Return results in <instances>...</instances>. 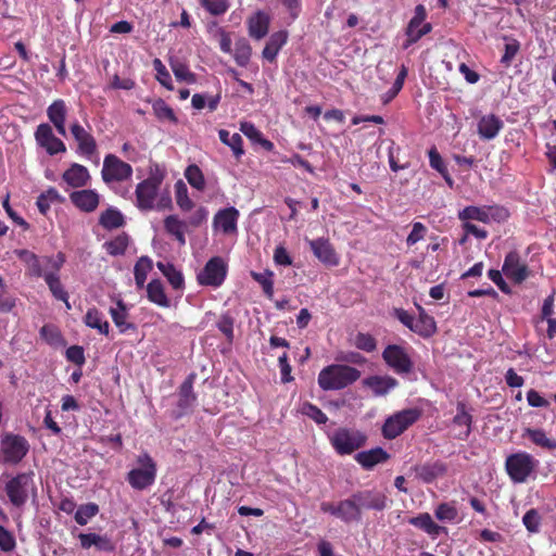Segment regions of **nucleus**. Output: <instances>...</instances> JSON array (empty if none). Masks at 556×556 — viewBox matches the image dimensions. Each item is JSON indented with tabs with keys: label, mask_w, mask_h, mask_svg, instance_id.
Masks as SVG:
<instances>
[{
	"label": "nucleus",
	"mask_w": 556,
	"mask_h": 556,
	"mask_svg": "<svg viewBox=\"0 0 556 556\" xmlns=\"http://www.w3.org/2000/svg\"><path fill=\"white\" fill-rule=\"evenodd\" d=\"M269 23V15L264 11H257L248 21L249 35L256 40L264 38L268 33Z\"/></svg>",
	"instance_id": "nucleus-30"
},
{
	"label": "nucleus",
	"mask_w": 556,
	"mask_h": 556,
	"mask_svg": "<svg viewBox=\"0 0 556 556\" xmlns=\"http://www.w3.org/2000/svg\"><path fill=\"white\" fill-rule=\"evenodd\" d=\"M29 444L18 434L5 433L0 441V462L7 465H17L27 455Z\"/></svg>",
	"instance_id": "nucleus-5"
},
{
	"label": "nucleus",
	"mask_w": 556,
	"mask_h": 556,
	"mask_svg": "<svg viewBox=\"0 0 556 556\" xmlns=\"http://www.w3.org/2000/svg\"><path fill=\"white\" fill-rule=\"evenodd\" d=\"M504 276L515 285H521L531 275V270L519 252L514 250L506 254L502 266Z\"/></svg>",
	"instance_id": "nucleus-13"
},
{
	"label": "nucleus",
	"mask_w": 556,
	"mask_h": 556,
	"mask_svg": "<svg viewBox=\"0 0 556 556\" xmlns=\"http://www.w3.org/2000/svg\"><path fill=\"white\" fill-rule=\"evenodd\" d=\"M471 422L472 417L466 410V406L463 403H458L457 405V414L453 418V424L460 428L459 432L456 434V438L459 440H466L471 432Z\"/></svg>",
	"instance_id": "nucleus-35"
},
{
	"label": "nucleus",
	"mask_w": 556,
	"mask_h": 556,
	"mask_svg": "<svg viewBox=\"0 0 556 556\" xmlns=\"http://www.w3.org/2000/svg\"><path fill=\"white\" fill-rule=\"evenodd\" d=\"M207 217H208V211L206 207L204 206H200L198 207L190 216L189 218L186 220L187 224H188V229L189 228H198L200 227L201 225H203L204 223H206L207 220Z\"/></svg>",
	"instance_id": "nucleus-60"
},
{
	"label": "nucleus",
	"mask_w": 556,
	"mask_h": 556,
	"mask_svg": "<svg viewBox=\"0 0 556 556\" xmlns=\"http://www.w3.org/2000/svg\"><path fill=\"white\" fill-rule=\"evenodd\" d=\"M361 377L359 370L348 365H329L320 370L318 384L325 390H340L355 382Z\"/></svg>",
	"instance_id": "nucleus-1"
},
{
	"label": "nucleus",
	"mask_w": 556,
	"mask_h": 556,
	"mask_svg": "<svg viewBox=\"0 0 556 556\" xmlns=\"http://www.w3.org/2000/svg\"><path fill=\"white\" fill-rule=\"evenodd\" d=\"M239 215V211L233 206L219 210L213 218L214 229L224 235L236 233Z\"/></svg>",
	"instance_id": "nucleus-18"
},
{
	"label": "nucleus",
	"mask_w": 556,
	"mask_h": 556,
	"mask_svg": "<svg viewBox=\"0 0 556 556\" xmlns=\"http://www.w3.org/2000/svg\"><path fill=\"white\" fill-rule=\"evenodd\" d=\"M34 471L21 472L9 479L4 490L10 503L20 508L26 504L29 496H37Z\"/></svg>",
	"instance_id": "nucleus-2"
},
{
	"label": "nucleus",
	"mask_w": 556,
	"mask_h": 556,
	"mask_svg": "<svg viewBox=\"0 0 556 556\" xmlns=\"http://www.w3.org/2000/svg\"><path fill=\"white\" fill-rule=\"evenodd\" d=\"M140 468L131 469L127 475V481L135 490H144L151 486L156 478V464L148 453L138 456Z\"/></svg>",
	"instance_id": "nucleus-7"
},
{
	"label": "nucleus",
	"mask_w": 556,
	"mask_h": 556,
	"mask_svg": "<svg viewBox=\"0 0 556 556\" xmlns=\"http://www.w3.org/2000/svg\"><path fill=\"white\" fill-rule=\"evenodd\" d=\"M330 443L340 455H349L362 447L366 437L358 430L339 428L329 437Z\"/></svg>",
	"instance_id": "nucleus-9"
},
{
	"label": "nucleus",
	"mask_w": 556,
	"mask_h": 556,
	"mask_svg": "<svg viewBox=\"0 0 556 556\" xmlns=\"http://www.w3.org/2000/svg\"><path fill=\"white\" fill-rule=\"evenodd\" d=\"M389 454L381 447L363 451L355 455L356 462L365 469H372L376 465L386 462Z\"/></svg>",
	"instance_id": "nucleus-31"
},
{
	"label": "nucleus",
	"mask_w": 556,
	"mask_h": 556,
	"mask_svg": "<svg viewBox=\"0 0 556 556\" xmlns=\"http://www.w3.org/2000/svg\"><path fill=\"white\" fill-rule=\"evenodd\" d=\"M320 509L346 523L359 521L362 518V511L357 501L354 498V494L346 500L340 501L338 504L324 502L320 504Z\"/></svg>",
	"instance_id": "nucleus-12"
},
{
	"label": "nucleus",
	"mask_w": 556,
	"mask_h": 556,
	"mask_svg": "<svg viewBox=\"0 0 556 556\" xmlns=\"http://www.w3.org/2000/svg\"><path fill=\"white\" fill-rule=\"evenodd\" d=\"M185 177L188 182L197 190H203L205 187L204 176L198 165H189L185 170Z\"/></svg>",
	"instance_id": "nucleus-51"
},
{
	"label": "nucleus",
	"mask_w": 556,
	"mask_h": 556,
	"mask_svg": "<svg viewBox=\"0 0 556 556\" xmlns=\"http://www.w3.org/2000/svg\"><path fill=\"white\" fill-rule=\"evenodd\" d=\"M227 275V264L219 257L215 256L207 261L204 268L198 274V282L201 286L218 288L225 281Z\"/></svg>",
	"instance_id": "nucleus-14"
},
{
	"label": "nucleus",
	"mask_w": 556,
	"mask_h": 556,
	"mask_svg": "<svg viewBox=\"0 0 556 556\" xmlns=\"http://www.w3.org/2000/svg\"><path fill=\"white\" fill-rule=\"evenodd\" d=\"M354 345L365 352H372L376 350L377 343L372 336L359 332L355 336Z\"/></svg>",
	"instance_id": "nucleus-57"
},
{
	"label": "nucleus",
	"mask_w": 556,
	"mask_h": 556,
	"mask_svg": "<svg viewBox=\"0 0 556 556\" xmlns=\"http://www.w3.org/2000/svg\"><path fill=\"white\" fill-rule=\"evenodd\" d=\"M301 413L318 425H324L328 421L326 414L312 403H304L301 407Z\"/></svg>",
	"instance_id": "nucleus-56"
},
{
	"label": "nucleus",
	"mask_w": 556,
	"mask_h": 556,
	"mask_svg": "<svg viewBox=\"0 0 556 556\" xmlns=\"http://www.w3.org/2000/svg\"><path fill=\"white\" fill-rule=\"evenodd\" d=\"M418 318H415L412 331L422 338H430L437 332V323L432 316L427 314L425 308L417 305Z\"/></svg>",
	"instance_id": "nucleus-28"
},
{
	"label": "nucleus",
	"mask_w": 556,
	"mask_h": 556,
	"mask_svg": "<svg viewBox=\"0 0 556 556\" xmlns=\"http://www.w3.org/2000/svg\"><path fill=\"white\" fill-rule=\"evenodd\" d=\"M153 68L156 72L155 78L156 80L165 87L167 90H173L172 77L166 66L160 59L153 60Z\"/></svg>",
	"instance_id": "nucleus-53"
},
{
	"label": "nucleus",
	"mask_w": 556,
	"mask_h": 556,
	"mask_svg": "<svg viewBox=\"0 0 556 556\" xmlns=\"http://www.w3.org/2000/svg\"><path fill=\"white\" fill-rule=\"evenodd\" d=\"M520 49V43L516 39H511L505 43L504 54L501 59V63L505 66H509L513 59L516 56Z\"/></svg>",
	"instance_id": "nucleus-61"
},
{
	"label": "nucleus",
	"mask_w": 556,
	"mask_h": 556,
	"mask_svg": "<svg viewBox=\"0 0 556 556\" xmlns=\"http://www.w3.org/2000/svg\"><path fill=\"white\" fill-rule=\"evenodd\" d=\"M432 30V25L430 23H422L419 27L414 28L410 33L409 24L406 28L407 40L404 43V48H408L410 45L417 42L422 36L429 34Z\"/></svg>",
	"instance_id": "nucleus-54"
},
{
	"label": "nucleus",
	"mask_w": 556,
	"mask_h": 556,
	"mask_svg": "<svg viewBox=\"0 0 556 556\" xmlns=\"http://www.w3.org/2000/svg\"><path fill=\"white\" fill-rule=\"evenodd\" d=\"M129 238L126 233L116 236L111 241L104 243V248L110 255H123L128 247Z\"/></svg>",
	"instance_id": "nucleus-46"
},
{
	"label": "nucleus",
	"mask_w": 556,
	"mask_h": 556,
	"mask_svg": "<svg viewBox=\"0 0 556 556\" xmlns=\"http://www.w3.org/2000/svg\"><path fill=\"white\" fill-rule=\"evenodd\" d=\"M240 131L248 137L253 143L260 144L266 151L274 150V143L266 139L263 134L250 122L240 123Z\"/></svg>",
	"instance_id": "nucleus-37"
},
{
	"label": "nucleus",
	"mask_w": 556,
	"mask_h": 556,
	"mask_svg": "<svg viewBox=\"0 0 556 556\" xmlns=\"http://www.w3.org/2000/svg\"><path fill=\"white\" fill-rule=\"evenodd\" d=\"M47 116L61 136H66L67 108L62 99L54 100L47 109Z\"/></svg>",
	"instance_id": "nucleus-25"
},
{
	"label": "nucleus",
	"mask_w": 556,
	"mask_h": 556,
	"mask_svg": "<svg viewBox=\"0 0 556 556\" xmlns=\"http://www.w3.org/2000/svg\"><path fill=\"white\" fill-rule=\"evenodd\" d=\"M409 523L424 530L426 533L432 536L439 535L444 528L437 525L432 517L428 513L419 514L418 516L412 518Z\"/></svg>",
	"instance_id": "nucleus-41"
},
{
	"label": "nucleus",
	"mask_w": 556,
	"mask_h": 556,
	"mask_svg": "<svg viewBox=\"0 0 556 556\" xmlns=\"http://www.w3.org/2000/svg\"><path fill=\"white\" fill-rule=\"evenodd\" d=\"M359 509L383 510L387 507V496L377 490H364L354 493Z\"/></svg>",
	"instance_id": "nucleus-19"
},
{
	"label": "nucleus",
	"mask_w": 556,
	"mask_h": 556,
	"mask_svg": "<svg viewBox=\"0 0 556 556\" xmlns=\"http://www.w3.org/2000/svg\"><path fill=\"white\" fill-rule=\"evenodd\" d=\"M164 229L170 236H173L180 245L186 244L185 233L188 231L187 222L180 219L177 215H168L164 219Z\"/></svg>",
	"instance_id": "nucleus-33"
},
{
	"label": "nucleus",
	"mask_w": 556,
	"mask_h": 556,
	"mask_svg": "<svg viewBox=\"0 0 556 556\" xmlns=\"http://www.w3.org/2000/svg\"><path fill=\"white\" fill-rule=\"evenodd\" d=\"M218 330L227 338L229 342L233 339V318L228 314L223 315L217 321Z\"/></svg>",
	"instance_id": "nucleus-62"
},
{
	"label": "nucleus",
	"mask_w": 556,
	"mask_h": 556,
	"mask_svg": "<svg viewBox=\"0 0 556 556\" xmlns=\"http://www.w3.org/2000/svg\"><path fill=\"white\" fill-rule=\"evenodd\" d=\"M90 174L86 166L73 163L62 176V179L72 188H80L88 185Z\"/></svg>",
	"instance_id": "nucleus-27"
},
{
	"label": "nucleus",
	"mask_w": 556,
	"mask_h": 556,
	"mask_svg": "<svg viewBox=\"0 0 556 556\" xmlns=\"http://www.w3.org/2000/svg\"><path fill=\"white\" fill-rule=\"evenodd\" d=\"M99 223L105 229H115L124 224V217L118 210L108 208L100 215Z\"/></svg>",
	"instance_id": "nucleus-45"
},
{
	"label": "nucleus",
	"mask_w": 556,
	"mask_h": 556,
	"mask_svg": "<svg viewBox=\"0 0 556 556\" xmlns=\"http://www.w3.org/2000/svg\"><path fill=\"white\" fill-rule=\"evenodd\" d=\"M218 137L224 144L228 146L232 150L233 155L237 159H240L243 155V140L239 134L231 135L228 130L220 129L218 131Z\"/></svg>",
	"instance_id": "nucleus-42"
},
{
	"label": "nucleus",
	"mask_w": 556,
	"mask_h": 556,
	"mask_svg": "<svg viewBox=\"0 0 556 556\" xmlns=\"http://www.w3.org/2000/svg\"><path fill=\"white\" fill-rule=\"evenodd\" d=\"M288 40V33L286 30H279L274 33L265 48L263 49L262 55L268 62H274L280 51V49L286 45Z\"/></svg>",
	"instance_id": "nucleus-32"
},
{
	"label": "nucleus",
	"mask_w": 556,
	"mask_h": 556,
	"mask_svg": "<svg viewBox=\"0 0 556 556\" xmlns=\"http://www.w3.org/2000/svg\"><path fill=\"white\" fill-rule=\"evenodd\" d=\"M175 197L176 203L181 211L188 212L193 207L194 204L192 200L189 198L188 188L181 180H178L175 184Z\"/></svg>",
	"instance_id": "nucleus-47"
},
{
	"label": "nucleus",
	"mask_w": 556,
	"mask_h": 556,
	"mask_svg": "<svg viewBox=\"0 0 556 556\" xmlns=\"http://www.w3.org/2000/svg\"><path fill=\"white\" fill-rule=\"evenodd\" d=\"M252 49L245 39H240L235 45L233 58L239 66H247L250 62Z\"/></svg>",
	"instance_id": "nucleus-48"
},
{
	"label": "nucleus",
	"mask_w": 556,
	"mask_h": 556,
	"mask_svg": "<svg viewBox=\"0 0 556 556\" xmlns=\"http://www.w3.org/2000/svg\"><path fill=\"white\" fill-rule=\"evenodd\" d=\"M98 513H99V506L94 503H88L85 505H80L75 513V521L80 526H85Z\"/></svg>",
	"instance_id": "nucleus-50"
},
{
	"label": "nucleus",
	"mask_w": 556,
	"mask_h": 556,
	"mask_svg": "<svg viewBox=\"0 0 556 556\" xmlns=\"http://www.w3.org/2000/svg\"><path fill=\"white\" fill-rule=\"evenodd\" d=\"M147 294L149 301L152 303L161 307H169L170 302L165 293V289L161 280H151L147 286Z\"/></svg>",
	"instance_id": "nucleus-38"
},
{
	"label": "nucleus",
	"mask_w": 556,
	"mask_h": 556,
	"mask_svg": "<svg viewBox=\"0 0 556 556\" xmlns=\"http://www.w3.org/2000/svg\"><path fill=\"white\" fill-rule=\"evenodd\" d=\"M36 143L42 148L49 155H55L59 153L66 152V146L64 142L53 134V129L50 124H39L35 130Z\"/></svg>",
	"instance_id": "nucleus-15"
},
{
	"label": "nucleus",
	"mask_w": 556,
	"mask_h": 556,
	"mask_svg": "<svg viewBox=\"0 0 556 556\" xmlns=\"http://www.w3.org/2000/svg\"><path fill=\"white\" fill-rule=\"evenodd\" d=\"M508 216V211L500 205H469L458 212V218L465 223H469V220H478L484 224L500 223L506 220Z\"/></svg>",
	"instance_id": "nucleus-8"
},
{
	"label": "nucleus",
	"mask_w": 556,
	"mask_h": 556,
	"mask_svg": "<svg viewBox=\"0 0 556 556\" xmlns=\"http://www.w3.org/2000/svg\"><path fill=\"white\" fill-rule=\"evenodd\" d=\"M153 112L160 121H168L176 124L177 118L173 109L162 99H159L152 104Z\"/></svg>",
	"instance_id": "nucleus-49"
},
{
	"label": "nucleus",
	"mask_w": 556,
	"mask_h": 556,
	"mask_svg": "<svg viewBox=\"0 0 556 556\" xmlns=\"http://www.w3.org/2000/svg\"><path fill=\"white\" fill-rule=\"evenodd\" d=\"M109 313L114 325L118 328L121 333H126L129 330L136 329L135 324L128 321L129 313L127 305L123 302V300H117L116 306L110 307Z\"/></svg>",
	"instance_id": "nucleus-29"
},
{
	"label": "nucleus",
	"mask_w": 556,
	"mask_h": 556,
	"mask_svg": "<svg viewBox=\"0 0 556 556\" xmlns=\"http://www.w3.org/2000/svg\"><path fill=\"white\" fill-rule=\"evenodd\" d=\"M178 408L179 412L177 417L188 414L191 412L195 404L197 396L193 392V375H190L180 386L178 393Z\"/></svg>",
	"instance_id": "nucleus-24"
},
{
	"label": "nucleus",
	"mask_w": 556,
	"mask_h": 556,
	"mask_svg": "<svg viewBox=\"0 0 556 556\" xmlns=\"http://www.w3.org/2000/svg\"><path fill=\"white\" fill-rule=\"evenodd\" d=\"M42 262L47 269L45 271H52L59 274L60 269L65 263V256L63 253H58L55 256H45Z\"/></svg>",
	"instance_id": "nucleus-63"
},
{
	"label": "nucleus",
	"mask_w": 556,
	"mask_h": 556,
	"mask_svg": "<svg viewBox=\"0 0 556 556\" xmlns=\"http://www.w3.org/2000/svg\"><path fill=\"white\" fill-rule=\"evenodd\" d=\"M60 200V194L55 188H49L46 192L41 193L37 198V206L40 213L47 214L50 210V205L52 202H56Z\"/></svg>",
	"instance_id": "nucleus-52"
},
{
	"label": "nucleus",
	"mask_w": 556,
	"mask_h": 556,
	"mask_svg": "<svg viewBox=\"0 0 556 556\" xmlns=\"http://www.w3.org/2000/svg\"><path fill=\"white\" fill-rule=\"evenodd\" d=\"M70 131L77 143V154L90 159L97 153L98 144L94 137L78 121L71 124Z\"/></svg>",
	"instance_id": "nucleus-16"
},
{
	"label": "nucleus",
	"mask_w": 556,
	"mask_h": 556,
	"mask_svg": "<svg viewBox=\"0 0 556 556\" xmlns=\"http://www.w3.org/2000/svg\"><path fill=\"white\" fill-rule=\"evenodd\" d=\"M363 384L370 389L375 396H384L399 384L391 376H370L363 380Z\"/></svg>",
	"instance_id": "nucleus-26"
},
{
	"label": "nucleus",
	"mask_w": 556,
	"mask_h": 556,
	"mask_svg": "<svg viewBox=\"0 0 556 556\" xmlns=\"http://www.w3.org/2000/svg\"><path fill=\"white\" fill-rule=\"evenodd\" d=\"M101 176L106 185L125 181L131 178L132 167L114 154L105 155Z\"/></svg>",
	"instance_id": "nucleus-11"
},
{
	"label": "nucleus",
	"mask_w": 556,
	"mask_h": 556,
	"mask_svg": "<svg viewBox=\"0 0 556 556\" xmlns=\"http://www.w3.org/2000/svg\"><path fill=\"white\" fill-rule=\"evenodd\" d=\"M16 547L15 536L3 526H0V549L3 553H10Z\"/></svg>",
	"instance_id": "nucleus-58"
},
{
	"label": "nucleus",
	"mask_w": 556,
	"mask_h": 556,
	"mask_svg": "<svg viewBox=\"0 0 556 556\" xmlns=\"http://www.w3.org/2000/svg\"><path fill=\"white\" fill-rule=\"evenodd\" d=\"M43 279L49 287L50 292L54 296V299L62 301L65 303L66 308L71 309V304L68 302V293L64 289L61 283L60 276L56 273L46 271L43 275Z\"/></svg>",
	"instance_id": "nucleus-34"
},
{
	"label": "nucleus",
	"mask_w": 556,
	"mask_h": 556,
	"mask_svg": "<svg viewBox=\"0 0 556 556\" xmlns=\"http://www.w3.org/2000/svg\"><path fill=\"white\" fill-rule=\"evenodd\" d=\"M70 200L80 211L91 213L99 206L100 195L96 190L84 189L73 191L70 194Z\"/></svg>",
	"instance_id": "nucleus-20"
},
{
	"label": "nucleus",
	"mask_w": 556,
	"mask_h": 556,
	"mask_svg": "<svg viewBox=\"0 0 556 556\" xmlns=\"http://www.w3.org/2000/svg\"><path fill=\"white\" fill-rule=\"evenodd\" d=\"M315 257L326 266H337L340 262L339 255L334 251L328 239L317 238L307 240Z\"/></svg>",
	"instance_id": "nucleus-17"
},
{
	"label": "nucleus",
	"mask_w": 556,
	"mask_h": 556,
	"mask_svg": "<svg viewBox=\"0 0 556 556\" xmlns=\"http://www.w3.org/2000/svg\"><path fill=\"white\" fill-rule=\"evenodd\" d=\"M420 417L421 410L419 408L402 409L386 419L382 426V434L386 439H395L419 420Z\"/></svg>",
	"instance_id": "nucleus-6"
},
{
	"label": "nucleus",
	"mask_w": 556,
	"mask_h": 556,
	"mask_svg": "<svg viewBox=\"0 0 556 556\" xmlns=\"http://www.w3.org/2000/svg\"><path fill=\"white\" fill-rule=\"evenodd\" d=\"M156 267L166 277L169 285L175 290L182 291L185 288V279L182 273L178 270L172 263L157 262Z\"/></svg>",
	"instance_id": "nucleus-36"
},
{
	"label": "nucleus",
	"mask_w": 556,
	"mask_h": 556,
	"mask_svg": "<svg viewBox=\"0 0 556 556\" xmlns=\"http://www.w3.org/2000/svg\"><path fill=\"white\" fill-rule=\"evenodd\" d=\"M251 277L261 285L263 292L268 299L274 296V273L265 269L261 273L251 271Z\"/></svg>",
	"instance_id": "nucleus-44"
},
{
	"label": "nucleus",
	"mask_w": 556,
	"mask_h": 556,
	"mask_svg": "<svg viewBox=\"0 0 556 556\" xmlns=\"http://www.w3.org/2000/svg\"><path fill=\"white\" fill-rule=\"evenodd\" d=\"M414 471L416 472V477L424 483H432L446 473L447 466L441 460H435L415 466Z\"/></svg>",
	"instance_id": "nucleus-22"
},
{
	"label": "nucleus",
	"mask_w": 556,
	"mask_h": 556,
	"mask_svg": "<svg viewBox=\"0 0 556 556\" xmlns=\"http://www.w3.org/2000/svg\"><path fill=\"white\" fill-rule=\"evenodd\" d=\"M152 269V261L148 256H141L135 264V281L139 289L144 287L148 274Z\"/></svg>",
	"instance_id": "nucleus-43"
},
{
	"label": "nucleus",
	"mask_w": 556,
	"mask_h": 556,
	"mask_svg": "<svg viewBox=\"0 0 556 556\" xmlns=\"http://www.w3.org/2000/svg\"><path fill=\"white\" fill-rule=\"evenodd\" d=\"M434 514L440 521H453L457 517V509L448 503H442L437 507Z\"/></svg>",
	"instance_id": "nucleus-59"
},
{
	"label": "nucleus",
	"mask_w": 556,
	"mask_h": 556,
	"mask_svg": "<svg viewBox=\"0 0 556 556\" xmlns=\"http://www.w3.org/2000/svg\"><path fill=\"white\" fill-rule=\"evenodd\" d=\"M386 364L397 375H408L414 369V362L407 350L397 344H389L382 352Z\"/></svg>",
	"instance_id": "nucleus-10"
},
{
	"label": "nucleus",
	"mask_w": 556,
	"mask_h": 556,
	"mask_svg": "<svg viewBox=\"0 0 556 556\" xmlns=\"http://www.w3.org/2000/svg\"><path fill=\"white\" fill-rule=\"evenodd\" d=\"M540 515L535 509L528 510L522 517V522L528 531L535 533L540 528Z\"/></svg>",
	"instance_id": "nucleus-64"
},
{
	"label": "nucleus",
	"mask_w": 556,
	"mask_h": 556,
	"mask_svg": "<svg viewBox=\"0 0 556 556\" xmlns=\"http://www.w3.org/2000/svg\"><path fill=\"white\" fill-rule=\"evenodd\" d=\"M164 177V172L155 166L150 172L149 177L137 185L135 194L136 205L139 210L151 211L155 207V201Z\"/></svg>",
	"instance_id": "nucleus-4"
},
{
	"label": "nucleus",
	"mask_w": 556,
	"mask_h": 556,
	"mask_svg": "<svg viewBox=\"0 0 556 556\" xmlns=\"http://www.w3.org/2000/svg\"><path fill=\"white\" fill-rule=\"evenodd\" d=\"M87 327L98 330L99 333L108 336L110 324L103 319V314L96 307L89 308L84 317Z\"/></svg>",
	"instance_id": "nucleus-40"
},
{
	"label": "nucleus",
	"mask_w": 556,
	"mask_h": 556,
	"mask_svg": "<svg viewBox=\"0 0 556 556\" xmlns=\"http://www.w3.org/2000/svg\"><path fill=\"white\" fill-rule=\"evenodd\" d=\"M504 127V122L495 114L482 115L477 123V132L483 140H492Z\"/></svg>",
	"instance_id": "nucleus-21"
},
{
	"label": "nucleus",
	"mask_w": 556,
	"mask_h": 556,
	"mask_svg": "<svg viewBox=\"0 0 556 556\" xmlns=\"http://www.w3.org/2000/svg\"><path fill=\"white\" fill-rule=\"evenodd\" d=\"M523 438L530 439V441L546 450H555L556 448V440L551 439L546 435L545 431L540 428H526L522 433Z\"/></svg>",
	"instance_id": "nucleus-39"
},
{
	"label": "nucleus",
	"mask_w": 556,
	"mask_h": 556,
	"mask_svg": "<svg viewBox=\"0 0 556 556\" xmlns=\"http://www.w3.org/2000/svg\"><path fill=\"white\" fill-rule=\"evenodd\" d=\"M170 67H172V71H173L175 77L178 80L186 81L189 84L194 83V80H195L194 74L189 71V67L186 64L176 60V61L170 62Z\"/></svg>",
	"instance_id": "nucleus-55"
},
{
	"label": "nucleus",
	"mask_w": 556,
	"mask_h": 556,
	"mask_svg": "<svg viewBox=\"0 0 556 556\" xmlns=\"http://www.w3.org/2000/svg\"><path fill=\"white\" fill-rule=\"evenodd\" d=\"M78 539L84 549H89L91 546H94L100 552L106 553H112L115 549V544L108 534L79 533Z\"/></svg>",
	"instance_id": "nucleus-23"
},
{
	"label": "nucleus",
	"mask_w": 556,
	"mask_h": 556,
	"mask_svg": "<svg viewBox=\"0 0 556 556\" xmlns=\"http://www.w3.org/2000/svg\"><path fill=\"white\" fill-rule=\"evenodd\" d=\"M540 462L527 452H516L507 456L505 469L514 483H525L535 473Z\"/></svg>",
	"instance_id": "nucleus-3"
}]
</instances>
